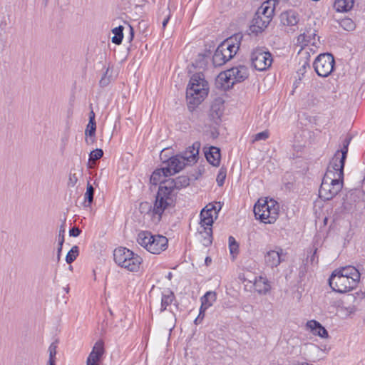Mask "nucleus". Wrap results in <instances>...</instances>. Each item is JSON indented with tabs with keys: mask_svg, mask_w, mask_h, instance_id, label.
I'll use <instances>...</instances> for the list:
<instances>
[{
	"mask_svg": "<svg viewBox=\"0 0 365 365\" xmlns=\"http://www.w3.org/2000/svg\"><path fill=\"white\" fill-rule=\"evenodd\" d=\"M349 144V140L344 141L343 148L336 152L327 166L319 190V197L324 201L333 199L343 187L344 168Z\"/></svg>",
	"mask_w": 365,
	"mask_h": 365,
	"instance_id": "obj_1",
	"label": "nucleus"
},
{
	"mask_svg": "<svg viewBox=\"0 0 365 365\" xmlns=\"http://www.w3.org/2000/svg\"><path fill=\"white\" fill-rule=\"evenodd\" d=\"M200 147V143L197 141L195 142L182 155L173 156L164 161L160 168L153 171L150 179V182L155 185L160 184L159 188L165 185V182L168 180L165 179L167 177L180 172L186 165H191L197 162Z\"/></svg>",
	"mask_w": 365,
	"mask_h": 365,
	"instance_id": "obj_2",
	"label": "nucleus"
},
{
	"mask_svg": "<svg viewBox=\"0 0 365 365\" xmlns=\"http://www.w3.org/2000/svg\"><path fill=\"white\" fill-rule=\"evenodd\" d=\"M359 279V272L354 267L347 266L334 270L329 279V284L334 291L344 293L353 289Z\"/></svg>",
	"mask_w": 365,
	"mask_h": 365,
	"instance_id": "obj_3",
	"label": "nucleus"
},
{
	"mask_svg": "<svg viewBox=\"0 0 365 365\" xmlns=\"http://www.w3.org/2000/svg\"><path fill=\"white\" fill-rule=\"evenodd\" d=\"M208 93L207 83L203 74L197 73L194 74L188 84L186 91L187 101L190 109L201 103Z\"/></svg>",
	"mask_w": 365,
	"mask_h": 365,
	"instance_id": "obj_4",
	"label": "nucleus"
},
{
	"mask_svg": "<svg viewBox=\"0 0 365 365\" xmlns=\"http://www.w3.org/2000/svg\"><path fill=\"white\" fill-rule=\"evenodd\" d=\"M242 36L240 34L232 36L222 41L212 56L215 66H221L232 59L237 53Z\"/></svg>",
	"mask_w": 365,
	"mask_h": 365,
	"instance_id": "obj_5",
	"label": "nucleus"
},
{
	"mask_svg": "<svg viewBox=\"0 0 365 365\" xmlns=\"http://www.w3.org/2000/svg\"><path fill=\"white\" fill-rule=\"evenodd\" d=\"M113 259L118 267L133 273L140 272L143 264V258L140 255L123 247L114 250Z\"/></svg>",
	"mask_w": 365,
	"mask_h": 365,
	"instance_id": "obj_6",
	"label": "nucleus"
},
{
	"mask_svg": "<svg viewBox=\"0 0 365 365\" xmlns=\"http://www.w3.org/2000/svg\"><path fill=\"white\" fill-rule=\"evenodd\" d=\"M165 185H163L158 189L156 196V200L154 205H171L173 202L174 190L185 187L190 184V178L187 176H179L176 179L169 178L165 182Z\"/></svg>",
	"mask_w": 365,
	"mask_h": 365,
	"instance_id": "obj_7",
	"label": "nucleus"
},
{
	"mask_svg": "<svg viewBox=\"0 0 365 365\" xmlns=\"http://www.w3.org/2000/svg\"><path fill=\"white\" fill-rule=\"evenodd\" d=\"M138 243L148 252L159 255L168 248V239L160 235H153L148 231H142L138 233Z\"/></svg>",
	"mask_w": 365,
	"mask_h": 365,
	"instance_id": "obj_8",
	"label": "nucleus"
},
{
	"mask_svg": "<svg viewBox=\"0 0 365 365\" xmlns=\"http://www.w3.org/2000/svg\"><path fill=\"white\" fill-rule=\"evenodd\" d=\"M335 61L330 53L319 54L313 63L314 71L321 77L329 76L334 70Z\"/></svg>",
	"mask_w": 365,
	"mask_h": 365,
	"instance_id": "obj_9",
	"label": "nucleus"
},
{
	"mask_svg": "<svg viewBox=\"0 0 365 365\" xmlns=\"http://www.w3.org/2000/svg\"><path fill=\"white\" fill-rule=\"evenodd\" d=\"M251 62L256 70L265 71L272 65V54L264 48H256L251 53Z\"/></svg>",
	"mask_w": 365,
	"mask_h": 365,
	"instance_id": "obj_10",
	"label": "nucleus"
},
{
	"mask_svg": "<svg viewBox=\"0 0 365 365\" xmlns=\"http://www.w3.org/2000/svg\"><path fill=\"white\" fill-rule=\"evenodd\" d=\"M257 220L265 224L274 223L279 215V207H253Z\"/></svg>",
	"mask_w": 365,
	"mask_h": 365,
	"instance_id": "obj_11",
	"label": "nucleus"
},
{
	"mask_svg": "<svg viewBox=\"0 0 365 365\" xmlns=\"http://www.w3.org/2000/svg\"><path fill=\"white\" fill-rule=\"evenodd\" d=\"M283 250L280 247L269 248L264 254V264L269 268L277 267L282 262Z\"/></svg>",
	"mask_w": 365,
	"mask_h": 365,
	"instance_id": "obj_12",
	"label": "nucleus"
},
{
	"mask_svg": "<svg viewBox=\"0 0 365 365\" xmlns=\"http://www.w3.org/2000/svg\"><path fill=\"white\" fill-rule=\"evenodd\" d=\"M221 207H204L200 212V225L212 227L214 221L217 218Z\"/></svg>",
	"mask_w": 365,
	"mask_h": 365,
	"instance_id": "obj_13",
	"label": "nucleus"
},
{
	"mask_svg": "<svg viewBox=\"0 0 365 365\" xmlns=\"http://www.w3.org/2000/svg\"><path fill=\"white\" fill-rule=\"evenodd\" d=\"M104 352L103 342L102 341H96L87 358L86 365H100V361Z\"/></svg>",
	"mask_w": 365,
	"mask_h": 365,
	"instance_id": "obj_14",
	"label": "nucleus"
},
{
	"mask_svg": "<svg viewBox=\"0 0 365 365\" xmlns=\"http://www.w3.org/2000/svg\"><path fill=\"white\" fill-rule=\"evenodd\" d=\"M305 328L306 330L315 336H319L322 339H328L329 336L327 330L316 320L308 321L306 323Z\"/></svg>",
	"mask_w": 365,
	"mask_h": 365,
	"instance_id": "obj_15",
	"label": "nucleus"
},
{
	"mask_svg": "<svg viewBox=\"0 0 365 365\" xmlns=\"http://www.w3.org/2000/svg\"><path fill=\"white\" fill-rule=\"evenodd\" d=\"M270 21L266 17L255 14L250 26V30L255 34L261 33L267 27Z\"/></svg>",
	"mask_w": 365,
	"mask_h": 365,
	"instance_id": "obj_16",
	"label": "nucleus"
},
{
	"mask_svg": "<svg viewBox=\"0 0 365 365\" xmlns=\"http://www.w3.org/2000/svg\"><path fill=\"white\" fill-rule=\"evenodd\" d=\"M316 31L314 30H309L307 31L306 33H304L299 36L297 41L299 43H304V45L302 46V51L301 53L302 54L304 52L306 53H308V51H307V46H308L309 44H311L312 46H314L317 47V41L315 38Z\"/></svg>",
	"mask_w": 365,
	"mask_h": 365,
	"instance_id": "obj_17",
	"label": "nucleus"
},
{
	"mask_svg": "<svg viewBox=\"0 0 365 365\" xmlns=\"http://www.w3.org/2000/svg\"><path fill=\"white\" fill-rule=\"evenodd\" d=\"M231 74V78L234 84L244 81L249 76L247 67L245 66H239L229 69Z\"/></svg>",
	"mask_w": 365,
	"mask_h": 365,
	"instance_id": "obj_18",
	"label": "nucleus"
},
{
	"mask_svg": "<svg viewBox=\"0 0 365 365\" xmlns=\"http://www.w3.org/2000/svg\"><path fill=\"white\" fill-rule=\"evenodd\" d=\"M231 74L229 69L221 72L216 78V83L217 86L226 91L231 88L234 85V81L231 78Z\"/></svg>",
	"mask_w": 365,
	"mask_h": 365,
	"instance_id": "obj_19",
	"label": "nucleus"
},
{
	"mask_svg": "<svg viewBox=\"0 0 365 365\" xmlns=\"http://www.w3.org/2000/svg\"><path fill=\"white\" fill-rule=\"evenodd\" d=\"M280 21L286 26H296L299 21V16L296 11L289 10L281 14Z\"/></svg>",
	"mask_w": 365,
	"mask_h": 365,
	"instance_id": "obj_20",
	"label": "nucleus"
},
{
	"mask_svg": "<svg viewBox=\"0 0 365 365\" xmlns=\"http://www.w3.org/2000/svg\"><path fill=\"white\" fill-rule=\"evenodd\" d=\"M212 227L200 225L197 228L198 240L205 245L208 246L212 243Z\"/></svg>",
	"mask_w": 365,
	"mask_h": 365,
	"instance_id": "obj_21",
	"label": "nucleus"
},
{
	"mask_svg": "<svg viewBox=\"0 0 365 365\" xmlns=\"http://www.w3.org/2000/svg\"><path fill=\"white\" fill-rule=\"evenodd\" d=\"M253 285L255 291L260 294H266L271 289V285L268 279L262 276L255 277Z\"/></svg>",
	"mask_w": 365,
	"mask_h": 365,
	"instance_id": "obj_22",
	"label": "nucleus"
},
{
	"mask_svg": "<svg viewBox=\"0 0 365 365\" xmlns=\"http://www.w3.org/2000/svg\"><path fill=\"white\" fill-rule=\"evenodd\" d=\"M217 300V294L215 292L209 291L207 292L201 298H200V309H201V314L202 313H205V311L212 307L214 303Z\"/></svg>",
	"mask_w": 365,
	"mask_h": 365,
	"instance_id": "obj_23",
	"label": "nucleus"
},
{
	"mask_svg": "<svg viewBox=\"0 0 365 365\" xmlns=\"http://www.w3.org/2000/svg\"><path fill=\"white\" fill-rule=\"evenodd\" d=\"M207 160L213 166L217 167L220 163V150L218 148L212 146L208 151H205Z\"/></svg>",
	"mask_w": 365,
	"mask_h": 365,
	"instance_id": "obj_24",
	"label": "nucleus"
},
{
	"mask_svg": "<svg viewBox=\"0 0 365 365\" xmlns=\"http://www.w3.org/2000/svg\"><path fill=\"white\" fill-rule=\"evenodd\" d=\"M164 208L165 207H150L145 217L150 219L153 223H158L160 220Z\"/></svg>",
	"mask_w": 365,
	"mask_h": 365,
	"instance_id": "obj_25",
	"label": "nucleus"
},
{
	"mask_svg": "<svg viewBox=\"0 0 365 365\" xmlns=\"http://www.w3.org/2000/svg\"><path fill=\"white\" fill-rule=\"evenodd\" d=\"M354 3V0H335L334 6L337 11L346 12L352 9Z\"/></svg>",
	"mask_w": 365,
	"mask_h": 365,
	"instance_id": "obj_26",
	"label": "nucleus"
},
{
	"mask_svg": "<svg viewBox=\"0 0 365 365\" xmlns=\"http://www.w3.org/2000/svg\"><path fill=\"white\" fill-rule=\"evenodd\" d=\"M96 130V122H92L89 120L86 129L85 130V135L88 137L86 138V141L87 143H93L95 140V135Z\"/></svg>",
	"mask_w": 365,
	"mask_h": 365,
	"instance_id": "obj_27",
	"label": "nucleus"
},
{
	"mask_svg": "<svg viewBox=\"0 0 365 365\" xmlns=\"http://www.w3.org/2000/svg\"><path fill=\"white\" fill-rule=\"evenodd\" d=\"M257 14L259 16H262L263 17H266L269 21H272V19L274 15V8L271 7L268 5V3H264L258 9L256 12Z\"/></svg>",
	"mask_w": 365,
	"mask_h": 365,
	"instance_id": "obj_28",
	"label": "nucleus"
},
{
	"mask_svg": "<svg viewBox=\"0 0 365 365\" xmlns=\"http://www.w3.org/2000/svg\"><path fill=\"white\" fill-rule=\"evenodd\" d=\"M175 296L174 294L170 290H165L163 293V297L161 299V311L165 310L167 307L173 303L174 301Z\"/></svg>",
	"mask_w": 365,
	"mask_h": 365,
	"instance_id": "obj_29",
	"label": "nucleus"
},
{
	"mask_svg": "<svg viewBox=\"0 0 365 365\" xmlns=\"http://www.w3.org/2000/svg\"><path fill=\"white\" fill-rule=\"evenodd\" d=\"M349 198L355 203L365 202V192L363 190H351Z\"/></svg>",
	"mask_w": 365,
	"mask_h": 365,
	"instance_id": "obj_30",
	"label": "nucleus"
},
{
	"mask_svg": "<svg viewBox=\"0 0 365 365\" xmlns=\"http://www.w3.org/2000/svg\"><path fill=\"white\" fill-rule=\"evenodd\" d=\"M123 26H119L112 29V33L114 36L112 37V42L116 45L121 43L123 38Z\"/></svg>",
	"mask_w": 365,
	"mask_h": 365,
	"instance_id": "obj_31",
	"label": "nucleus"
},
{
	"mask_svg": "<svg viewBox=\"0 0 365 365\" xmlns=\"http://www.w3.org/2000/svg\"><path fill=\"white\" fill-rule=\"evenodd\" d=\"M339 25L343 29L347 31H353L356 27L355 23L349 18H344L341 19L339 21Z\"/></svg>",
	"mask_w": 365,
	"mask_h": 365,
	"instance_id": "obj_32",
	"label": "nucleus"
},
{
	"mask_svg": "<svg viewBox=\"0 0 365 365\" xmlns=\"http://www.w3.org/2000/svg\"><path fill=\"white\" fill-rule=\"evenodd\" d=\"M78 256V247L73 246L66 256V261L68 264L73 262Z\"/></svg>",
	"mask_w": 365,
	"mask_h": 365,
	"instance_id": "obj_33",
	"label": "nucleus"
},
{
	"mask_svg": "<svg viewBox=\"0 0 365 365\" xmlns=\"http://www.w3.org/2000/svg\"><path fill=\"white\" fill-rule=\"evenodd\" d=\"M56 348H57V346L54 343H52L49 346V348H48L49 360H48V365H55L56 355Z\"/></svg>",
	"mask_w": 365,
	"mask_h": 365,
	"instance_id": "obj_34",
	"label": "nucleus"
},
{
	"mask_svg": "<svg viewBox=\"0 0 365 365\" xmlns=\"http://www.w3.org/2000/svg\"><path fill=\"white\" fill-rule=\"evenodd\" d=\"M269 137V132L268 130H264L252 136V143L259 140H266Z\"/></svg>",
	"mask_w": 365,
	"mask_h": 365,
	"instance_id": "obj_35",
	"label": "nucleus"
},
{
	"mask_svg": "<svg viewBox=\"0 0 365 365\" xmlns=\"http://www.w3.org/2000/svg\"><path fill=\"white\" fill-rule=\"evenodd\" d=\"M269 202L272 203V205H277L278 202L272 199L267 197H261L258 199V200L254 204V205L258 206V205H267Z\"/></svg>",
	"mask_w": 365,
	"mask_h": 365,
	"instance_id": "obj_36",
	"label": "nucleus"
},
{
	"mask_svg": "<svg viewBox=\"0 0 365 365\" xmlns=\"http://www.w3.org/2000/svg\"><path fill=\"white\" fill-rule=\"evenodd\" d=\"M227 170L224 168H221L217 174L216 181L219 186H222L226 178Z\"/></svg>",
	"mask_w": 365,
	"mask_h": 365,
	"instance_id": "obj_37",
	"label": "nucleus"
},
{
	"mask_svg": "<svg viewBox=\"0 0 365 365\" xmlns=\"http://www.w3.org/2000/svg\"><path fill=\"white\" fill-rule=\"evenodd\" d=\"M109 68H107L104 75L101 77L99 84L101 87L107 86L111 81V75L108 74Z\"/></svg>",
	"mask_w": 365,
	"mask_h": 365,
	"instance_id": "obj_38",
	"label": "nucleus"
},
{
	"mask_svg": "<svg viewBox=\"0 0 365 365\" xmlns=\"http://www.w3.org/2000/svg\"><path fill=\"white\" fill-rule=\"evenodd\" d=\"M94 195V188L89 183L87 185L86 192L85 193V199L88 200L89 204L93 202Z\"/></svg>",
	"mask_w": 365,
	"mask_h": 365,
	"instance_id": "obj_39",
	"label": "nucleus"
},
{
	"mask_svg": "<svg viewBox=\"0 0 365 365\" xmlns=\"http://www.w3.org/2000/svg\"><path fill=\"white\" fill-rule=\"evenodd\" d=\"M103 155L101 149H96L90 153L89 160L95 161L100 159Z\"/></svg>",
	"mask_w": 365,
	"mask_h": 365,
	"instance_id": "obj_40",
	"label": "nucleus"
},
{
	"mask_svg": "<svg viewBox=\"0 0 365 365\" xmlns=\"http://www.w3.org/2000/svg\"><path fill=\"white\" fill-rule=\"evenodd\" d=\"M229 247L231 254L234 255L238 251V244L237 243L235 239L230 236L229 237Z\"/></svg>",
	"mask_w": 365,
	"mask_h": 365,
	"instance_id": "obj_41",
	"label": "nucleus"
},
{
	"mask_svg": "<svg viewBox=\"0 0 365 365\" xmlns=\"http://www.w3.org/2000/svg\"><path fill=\"white\" fill-rule=\"evenodd\" d=\"M74 171H75V169H71V172L69 173V177H68V184L69 186H72V187L76 184V182H78V175Z\"/></svg>",
	"mask_w": 365,
	"mask_h": 365,
	"instance_id": "obj_42",
	"label": "nucleus"
},
{
	"mask_svg": "<svg viewBox=\"0 0 365 365\" xmlns=\"http://www.w3.org/2000/svg\"><path fill=\"white\" fill-rule=\"evenodd\" d=\"M81 230L78 227H73L69 231V235L71 237H78L81 233Z\"/></svg>",
	"mask_w": 365,
	"mask_h": 365,
	"instance_id": "obj_43",
	"label": "nucleus"
},
{
	"mask_svg": "<svg viewBox=\"0 0 365 365\" xmlns=\"http://www.w3.org/2000/svg\"><path fill=\"white\" fill-rule=\"evenodd\" d=\"M204 317H205V313H202L201 314V309H200V313H199V315L197 316V317L195 319V324H197L200 323L201 321L204 319Z\"/></svg>",
	"mask_w": 365,
	"mask_h": 365,
	"instance_id": "obj_44",
	"label": "nucleus"
},
{
	"mask_svg": "<svg viewBox=\"0 0 365 365\" xmlns=\"http://www.w3.org/2000/svg\"><path fill=\"white\" fill-rule=\"evenodd\" d=\"M307 68H309V63L308 62V61H305L304 62V63L302 66V68L299 70V73H302L303 74L304 72H305Z\"/></svg>",
	"mask_w": 365,
	"mask_h": 365,
	"instance_id": "obj_45",
	"label": "nucleus"
},
{
	"mask_svg": "<svg viewBox=\"0 0 365 365\" xmlns=\"http://www.w3.org/2000/svg\"><path fill=\"white\" fill-rule=\"evenodd\" d=\"M63 242H64V235L63 234L61 235V232H59L58 245H61V247H63Z\"/></svg>",
	"mask_w": 365,
	"mask_h": 365,
	"instance_id": "obj_46",
	"label": "nucleus"
},
{
	"mask_svg": "<svg viewBox=\"0 0 365 365\" xmlns=\"http://www.w3.org/2000/svg\"><path fill=\"white\" fill-rule=\"evenodd\" d=\"M130 27V37H129V41H131L133 38V36H134V31H133V29L132 26H129Z\"/></svg>",
	"mask_w": 365,
	"mask_h": 365,
	"instance_id": "obj_47",
	"label": "nucleus"
},
{
	"mask_svg": "<svg viewBox=\"0 0 365 365\" xmlns=\"http://www.w3.org/2000/svg\"><path fill=\"white\" fill-rule=\"evenodd\" d=\"M169 19H170V15L167 16L164 19V20L163 21V23H162V24H163V28H165V26H166V25H167V24H168V22Z\"/></svg>",
	"mask_w": 365,
	"mask_h": 365,
	"instance_id": "obj_48",
	"label": "nucleus"
},
{
	"mask_svg": "<svg viewBox=\"0 0 365 365\" xmlns=\"http://www.w3.org/2000/svg\"><path fill=\"white\" fill-rule=\"evenodd\" d=\"M92 119V122H96L95 120V113L93 110H91L90 112V115H89V120H91Z\"/></svg>",
	"mask_w": 365,
	"mask_h": 365,
	"instance_id": "obj_49",
	"label": "nucleus"
},
{
	"mask_svg": "<svg viewBox=\"0 0 365 365\" xmlns=\"http://www.w3.org/2000/svg\"><path fill=\"white\" fill-rule=\"evenodd\" d=\"M61 250H62V247H61V245H58V253H57V258H58V259H60Z\"/></svg>",
	"mask_w": 365,
	"mask_h": 365,
	"instance_id": "obj_50",
	"label": "nucleus"
},
{
	"mask_svg": "<svg viewBox=\"0 0 365 365\" xmlns=\"http://www.w3.org/2000/svg\"><path fill=\"white\" fill-rule=\"evenodd\" d=\"M169 329L170 330H172V329L175 327V320L173 319L170 324H169Z\"/></svg>",
	"mask_w": 365,
	"mask_h": 365,
	"instance_id": "obj_51",
	"label": "nucleus"
},
{
	"mask_svg": "<svg viewBox=\"0 0 365 365\" xmlns=\"http://www.w3.org/2000/svg\"><path fill=\"white\" fill-rule=\"evenodd\" d=\"M298 365H314V364L307 363V362H302V363L299 364Z\"/></svg>",
	"mask_w": 365,
	"mask_h": 365,
	"instance_id": "obj_52",
	"label": "nucleus"
},
{
	"mask_svg": "<svg viewBox=\"0 0 365 365\" xmlns=\"http://www.w3.org/2000/svg\"><path fill=\"white\" fill-rule=\"evenodd\" d=\"M59 232H61V235L63 234L64 235V229L63 228L61 229Z\"/></svg>",
	"mask_w": 365,
	"mask_h": 365,
	"instance_id": "obj_53",
	"label": "nucleus"
},
{
	"mask_svg": "<svg viewBox=\"0 0 365 365\" xmlns=\"http://www.w3.org/2000/svg\"><path fill=\"white\" fill-rule=\"evenodd\" d=\"M62 140L66 143L68 140V138L65 137Z\"/></svg>",
	"mask_w": 365,
	"mask_h": 365,
	"instance_id": "obj_54",
	"label": "nucleus"
},
{
	"mask_svg": "<svg viewBox=\"0 0 365 365\" xmlns=\"http://www.w3.org/2000/svg\"><path fill=\"white\" fill-rule=\"evenodd\" d=\"M65 290H66V292H69V288H68V287H66V288L65 289Z\"/></svg>",
	"mask_w": 365,
	"mask_h": 365,
	"instance_id": "obj_55",
	"label": "nucleus"
},
{
	"mask_svg": "<svg viewBox=\"0 0 365 365\" xmlns=\"http://www.w3.org/2000/svg\"><path fill=\"white\" fill-rule=\"evenodd\" d=\"M207 205H209V206H211V205H214L212 202H210L208 203Z\"/></svg>",
	"mask_w": 365,
	"mask_h": 365,
	"instance_id": "obj_56",
	"label": "nucleus"
},
{
	"mask_svg": "<svg viewBox=\"0 0 365 365\" xmlns=\"http://www.w3.org/2000/svg\"><path fill=\"white\" fill-rule=\"evenodd\" d=\"M314 260V256L312 257L311 261Z\"/></svg>",
	"mask_w": 365,
	"mask_h": 365,
	"instance_id": "obj_57",
	"label": "nucleus"
}]
</instances>
